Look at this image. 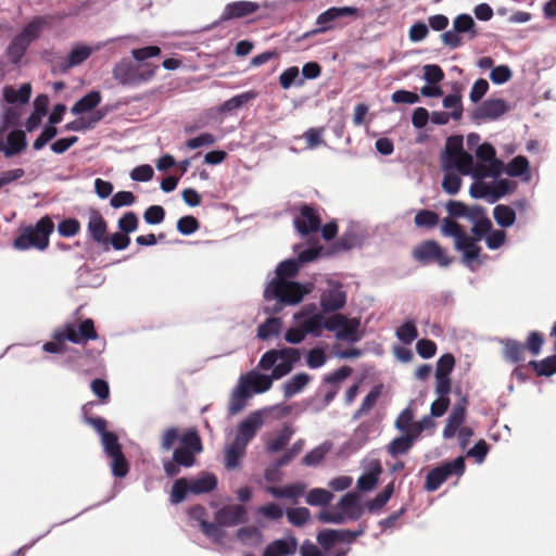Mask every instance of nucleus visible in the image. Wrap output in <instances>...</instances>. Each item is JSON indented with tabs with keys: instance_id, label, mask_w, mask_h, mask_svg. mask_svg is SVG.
<instances>
[{
	"instance_id": "34",
	"label": "nucleus",
	"mask_w": 556,
	"mask_h": 556,
	"mask_svg": "<svg viewBox=\"0 0 556 556\" xmlns=\"http://www.w3.org/2000/svg\"><path fill=\"white\" fill-rule=\"evenodd\" d=\"M235 523H198L200 531L216 543H224L226 538L225 526Z\"/></svg>"
},
{
	"instance_id": "63",
	"label": "nucleus",
	"mask_w": 556,
	"mask_h": 556,
	"mask_svg": "<svg viewBox=\"0 0 556 556\" xmlns=\"http://www.w3.org/2000/svg\"><path fill=\"white\" fill-rule=\"evenodd\" d=\"M422 70L424 79L430 85H435L444 78L442 68L437 64H427Z\"/></svg>"
},
{
	"instance_id": "39",
	"label": "nucleus",
	"mask_w": 556,
	"mask_h": 556,
	"mask_svg": "<svg viewBox=\"0 0 556 556\" xmlns=\"http://www.w3.org/2000/svg\"><path fill=\"white\" fill-rule=\"evenodd\" d=\"M279 84L282 89L287 90L293 85H304V78H301L300 71L296 66H290L280 74Z\"/></svg>"
},
{
	"instance_id": "60",
	"label": "nucleus",
	"mask_w": 556,
	"mask_h": 556,
	"mask_svg": "<svg viewBox=\"0 0 556 556\" xmlns=\"http://www.w3.org/2000/svg\"><path fill=\"white\" fill-rule=\"evenodd\" d=\"M513 72L507 65H498L492 68L490 79L495 85H503L510 80Z\"/></svg>"
},
{
	"instance_id": "16",
	"label": "nucleus",
	"mask_w": 556,
	"mask_h": 556,
	"mask_svg": "<svg viewBox=\"0 0 556 556\" xmlns=\"http://www.w3.org/2000/svg\"><path fill=\"white\" fill-rule=\"evenodd\" d=\"M346 299L348 292L344 286L337 280L329 279L320 293L319 304L324 313H332L343 308Z\"/></svg>"
},
{
	"instance_id": "46",
	"label": "nucleus",
	"mask_w": 556,
	"mask_h": 556,
	"mask_svg": "<svg viewBox=\"0 0 556 556\" xmlns=\"http://www.w3.org/2000/svg\"><path fill=\"white\" fill-rule=\"evenodd\" d=\"M331 443L324 442L317 447L313 448L308 452L302 459V463L306 466H316L318 465L324 457L330 452Z\"/></svg>"
},
{
	"instance_id": "37",
	"label": "nucleus",
	"mask_w": 556,
	"mask_h": 556,
	"mask_svg": "<svg viewBox=\"0 0 556 556\" xmlns=\"http://www.w3.org/2000/svg\"><path fill=\"white\" fill-rule=\"evenodd\" d=\"M244 446L238 444L237 442H232L226 446L225 450V466L228 469H235L239 466L241 457L245 453Z\"/></svg>"
},
{
	"instance_id": "10",
	"label": "nucleus",
	"mask_w": 556,
	"mask_h": 556,
	"mask_svg": "<svg viewBox=\"0 0 556 556\" xmlns=\"http://www.w3.org/2000/svg\"><path fill=\"white\" fill-rule=\"evenodd\" d=\"M53 229L52 219L49 216H45L35 226L23 228L21 233L14 239L13 247L21 251L29 249L43 251L49 245V238Z\"/></svg>"
},
{
	"instance_id": "52",
	"label": "nucleus",
	"mask_w": 556,
	"mask_h": 556,
	"mask_svg": "<svg viewBox=\"0 0 556 556\" xmlns=\"http://www.w3.org/2000/svg\"><path fill=\"white\" fill-rule=\"evenodd\" d=\"M530 364L534 367L539 376H552L556 372V355H551L541 362L532 361Z\"/></svg>"
},
{
	"instance_id": "28",
	"label": "nucleus",
	"mask_w": 556,
	"mask_h": 556,
	"mask_svg": "<svg viewBox=\"0 0 556 556\" xmlns=\"http://www.w3.org/2000/svg\"><path fill=\"white\" fill-rule=\"evenodd\" d=\"M469 219L473 222L472 233L475 238L481 239L486 237L492 230L491 220L484 215V211L481 207L475 206L470 208Z\"/></svg>"
},
{
	"instance_id": "61",
	"label": "nucleus",
	"mask_w": 556,
	"mask_h": 556,
	"mask_svg": "<svg viewBox=\"0 0 556 556\" xmlns=\"http://www.w3.org/2000/svg\"><path fill=\"white\" fill-rule=\"evenodd\" d=\"M216 142V137L210 132H202L197 137L189 139L186 147L190 150H195L202 147H208Z\"/></svg>"
},
{
	"instance_id": "24",
	"label": "nucleus",
	"mask_w": 556,
	"mask_h": 556,
	"mask_svg": "<svg viewBox=\"0 0 556 556\" xmlns=\"http://www.w3.org/2000/svg\"><path fill=\"white\" fill-rule=\"evenodd\" d=\"M87 230L94 242L103 245L109 243L106 223L97 210L89 211Z\"/></svg>"
},
{
	"instance_id": "38",
	"label": "nucleus",
	"mask_w": 556,
	"mask_h": 556,
	"mask_svg": "<svg viewBox=\"0 0 556 556\" xmlns=\"http://www.w3.org/2000/svg\"><path fill=\"white\" fill-rule=\"evenodd\" d=\"M415 440L408 433H403L389 443L388 452L391 456L405 454L410 450Z\"/></svg>"
},
{
	"instance_id": "1",
	"label": "nucleus",
	"mask_w": 556,
	"mask_h": 556,
	"mask_svg": "<svg viewBox=\"0 0 556 556\" xmlns=\"http://www.w3.org/2000/svg\"><path fill=\"white\" fill-rule=\"evenodd\" d=\"M495 149L490 143H482L476 150L480 162L463 148L462 137H450L443 153L444 168L457 167L463 175L471 176L469 193L475 199H484L494 203L501 198L513 193L517 182L508 178H501L503 162L495 156Z\"/></svg>"
},
{
	"instance_id": "32",
	"label": "nucleus",
	"mask_w": 556,
	"mask_h": 556,
	"mask_svg": "<svg viewBox=\"0 0 556 556\" xmlns=\"http://www.w3.org/2000/svg\"><path fill=\"white\" fill-rule=\"evenodd\" d=\"M26 147V136L22 130H13L9 134L7 143L3 144L5 156H12L22 152Z\"/></svg>"
},
{
	"instance_id": "57",
	"label": "nucleus",
	"mask_w": 556,
	"mask_h": 556,
	"mask_svg": "<svg viewBox=\"0 0 556 556\" xmlns=\"http://www.w3.org/2000/svg\"><path fill=\"white\" fill-rule=\"evenodd\" d=\"M80 230V224L75 218H65L58 225V232L61 237L71 238L76 236Z\"/></svg>"
},
{
	"instance_id": "27",
	"label": "nucleus",
	"mask_w": 556,
	"mask_h": 556,
	"mask_svg": "<svg viewBox=\"0 0 556 556\" xmlns=\"http://www.w3.org/2000/svg\"><path fill=\"white\" fill-rule=\"evenodd\" d=\"M188 480L190 482V493L194 495L208 493L217 486V477L212 472H201Z\"/></svg>"
},
{
	"instance_id": "13",
	"label": "nucleus",
	"mask_w": 556,
	"mask_h": 556,
	"mask_svg": "<svg viewBox=\"0 0 556 556\" xmlns=\"http://www.w3.org/2000/svg\"><path fill=\"white\" fill-rule=\"evenodd\" d=\"M478 35L476 23L469 14H459L453 21V27L441 35L443 43L451 49H456L463 45L466 37L471 40Z\"/></svg>"
},
{
	"instance_id": "42",
	"label": "nucleus",
	"mask_w": 556,
	"mask_h": 556,
	"mask_svg": "<svg viewBox=\"0 0 556 556\" xmlns=\"http://www.w3.org/2000/svg\"><path fill=\"white\" fill-rule=\"evenodd\" d=\"M394 491V483H389L380 493H378L372 500L366 503V507L369 511L380 510L391 498Z\"/></svg>"
},
{
	"instance_id": "2",
	"label": "nucleus",
	"mask_w": 556,
	"mask_h": 556,
	"mask_svg": "<svg viewBox=\"0 0 556 556\" xmlns=\"http://www.w3.org/2000/svg\"><path fill=\"white\" fill-rule=\"evenodd\" d=\"M301 264L296 258L280 262L275 270V276L268 281L264 298L266 301H275L271 308L274 313L280 312L285 306L299 304L305 295L313 290V283H300L292 279L300 271Z\"/></svg>"
},
{
	"instance_id": "15",
	"label": "nucleus",
	"mask_w": 556,
	"mask_h": 556,
	"mask_svg": "<svg viewBox=\"0 0 556 556\" xmlns=\"http://www.w3.org/2000/svg\"><path fill=\"white\" fill-rule=\"evenodd\" d=\"M294 323L300 324L307 334L320 337L327 330L328 317L318 311L315 304L304 305L293 316Z\"/></svg>"
},
{
	"instance_id": "30",
	"label": "nucleus",
	"mask_w": 556,
	"mask_h": 556,
	"mask_svg": "<svg viewBox=\"0 0 556 556\" xmlns=\"http://www.w3.org/2000/svg\"><path fill=\"white\" fill-rule=\"evenodd\" d=\"M441 167L444 172V177L442 180L443 190L451 195L456 194L462 186V174L457 170V167L444 168L443 155L441 156Z\"/></svg>"
},
{
	"instance_id": "54",
	"label": "nucleus",
	"mask_w": 556,
	"mask_h": 556,
	"mask_svg": "<svg viewBox=\"0 0 556 556\" xmlns=\"http://www.w3.org/2000/svg\"><path fill=\"white\" fill-rule=\"evenodd\" d=\"M180 444L182 448L192 451L194 453H200L202 451V443L200 437L194 430H188L180 439Z\"/></svg>"
},
{
	"instance_id": "64",
	"label": "nucleus",
	"mask_w": 556,
	"mask_h": 556,
	"mask_svg": "<svg viewBox=\"0 0 556 556\" xmlns=\"http://www.w3.org/2000/svg\"><path fill=\"white\" fill-rule=\"evenodd\" d=\"M523 350V345L516 341L507 340L505 342V357L511 362H519L522 358Z\"/></svg>"
},
{
	"instance_id": "26",
	"label": "nucleus",
	"mask_w": 556,
	"mask_h": 556,
	"mask_svg": "<svg viewBox=\"0 0 556 556\" xmlns=\"http://www.w3.org/2000/svg\"><path fill=\"white\" fill-rule=\"evenodd\" d=\"M509 105L503 99H489L477 110L476 117L483 119H496L508 112Z\"/></svg>"
},
{
	"instance_id": "40",
	"label": "nucleus",
	"mask_w": 556,
	"mask_h": 556,
	"mask_svg": "<svg viewBox=\"0 0 556 556\" xmlns=\"http://www.w3.org/2000/svg\"><path fill=\"white\" fill-rule=\"evenodd\" d=\"M244 516V508L240 504H228L217 513L216 521H240Z\"/></svg>"
},
{
	"instance_id": "55",
	"label": "nucleus",
	"mask_w": 556,
	"mask_h": 556,
	"mask_svg": "<svg viewBox=\"0 0 556 556\" xmlns=\"http://www.w3.org/2000/svg\"><path fill=\"white\" fill-rule=\"evenodd\" d=\"M396 337L403 343L410 344L418 337L415 324L413 321H406L405 324H403L401 327L397 328Z\"/></svg>"
},
{
	"instance_id": "33",
	"label": "nucleus",
	"mask_w": 556,
	"mask_h": 556,
	"mask_svg": "<svg viewBox=\"0 0 556 556\" xmlns=\"http://www.w3.org/2000/svg\"><path fill=\"white\" fill-rule=\"evenodd\" d=\"M101 102V94L99 91H90L81 99H79L72 108L74 115L83 114L91 111Z\"/></svg>"
},
{
	"instance_id": "22",
	"label": "nucleus",
	"mask_w": 556,
	"mask_h": 556,
	"mask_svg": "<svg viewBox=\"0 0 556 556\" xmlns=\"http://www.w3.org/2000/svg\"><path fill=\"white\" fill-rule=\"evenodd\" d=\"M125 39L126 38H123V40H125ZM115 41H119V39H111L109 41H100L92 46L83 45V43L75 45L72 48V50L70 51L64 64H62V68L68 70L71 67L81 64L91 55V53L99 51L102 48H104L106 45L115 42ZM121 41H122V39H121Z\"/></svg>"
},
{
	"instance_id": "44",
	"label": "nucleus",
	"mask_w": 556,
	"mask_h": 556,
	"mask_svg": "<svg viewBox=\"0 0 556 556\" xmlns=\"http://www.w3.org/2000/svg\"><path fill=\"white\" fill-rule=\"evenodd\" d=\"M293 435V430L289 426H285L277 435L267 443V451L271 453L279 452L285 447Z\"/></svg>"
},
{
	"instance_id": "50",
	"label": "nucleus",
	"mask_w": 556,
	"mask_h": 556,
	"mask_svg": "<svg viewBox=\"0 0 556 556\" xmlns=\"http://www.w3.org/2000/svg\"><path fill=\"white\" fill-rule=\"evenodd\" d=\"M332 498V493L321 488L312 489L306 495V502L313 506L328 505Z\"/></svg>"
},
{
	"instance_id": "7",
	"label": "nucleus",
	"mask_w": 556,
	"mask_h": 556,
	"mask_svg": "<svg viewBox=\"0 0 556 556\" xmlns=\"http://www.w3.org/2000/svg\"><path fill=\"white\" fill-rule=\"evenodd\" d=\"M97 338L93 321L91 319L84 320L79 327L67 324L58 328L53 332L54 341L46 342L42 350L48 353L62 354L65 352L64 341H71L76 344L84 343L88 340Z\"/></svg>"
},
{
	"instance_id": "21",
	"label": "nucleus",
	"mask_w": 556,
	"mask_h": 556,
	"mask_svg": "<svg viewBox=\"0 0 556 556\" xmlns=\"http://www.w3.org/2000/svg\"><path fill=\"white\" fill-rule=\"evenodd\" d=\"M261 7L269 9L270 4L267 1H265L263 3V5H261L257 2L247 1V0L229 2L225 5V8L219 16V20L216 22V24L225 23L230 20L242 18L245 16L252 15Z\"/></svg>"
},
{
	"instance_id": "20",
	"label": "nucleus",
	"mask_w": 556,
	"mask_h": 556,
	"mask_svg": "<svg viewBox=\"0 0 556 556\" xmlns=\"http://www.w3.org/2000/svg\"><path fill=\"white\" fill-rule=\"evenodd\" d=\"M357 9L354 7H332L325 12L320 13L317 16L316 25L317 28L307 31L303 35L304 38H308L311 36H314L316 34H323L328 31L333 27L334 21L344 17V16H353L357 14Z\"/></svg>"
},
{
	"instance_id": "35",
	"label": "nucleus",
	"mask_w": 556,
	"mask_h": 556,
	"mask_svg": "<svg viewBox=\"0 0 556 556\" xmlns=\"http://www.w3.org/2000/svg\"><path fill=\"white\" fill-rule=\"evenodd\" d=\"M493 217L498 226L508 228L516 222V212L508 205L498 204L493 208Z\"/></svg>"
},
{
	"instance_id": "9",
	"label": "nucleus",
	"mask_w": 556,
	"mask_h": 556,
	"mask_svg": "<svg viewBox=\"0 0 556 556\" xmlns=\"http://www.w3.org/2000/svg\"><path fill=\"white\" fill-rule=\"evenodd\" d=\"M300 361V351L294 348L270 350L262 355L257 367L262 370H271L270 377L279 380L292 371Z\"/></svg>"
},
{
	"instance_id": "29",
	"label": "nucleus",
	"mask_w": 556,
	"mask_h": 556,
	"mask_svg": "<svg viewBox=\"0 0 556 556\" xmlns=\"http://www.w3.org/2000/svg\"><path fill=\"white\" fill-rule=\"evenodd\" d=\"M312 377L306 372H299L281 384L285 399H291L300 394L311 382Z\"/></svg>"
},
{
	"instance_id": "3",
	"label": "nucleus",
	"mask_w": 556,
	"mask_h": 556,
	"mask_svg": "<svg viewBox=\"0 0 556 556\" xmlns=\"http://www.w3.org/2000/svg\"><path fill=\"white\" fill-rule=\"evenodd\" d=\"M365 532V528L357 530H323L317 534V542L320 548L309 540H305L301 547V556H346L350 547H341L340 544H352Z\"/></svg>"
},
{
	"instance_id": "5",
	"label": "nucleus",
	"mask_w": 556,
	"mask_h": 556,
	"mask_svg": "<svg viewBox=\"0 0 556 556\" xmlns=\"http://www.w3.org/2000/svg\"><path fill=\"white\" fill-rule=\"evenodd\" d=\"M31 93L29 84H23L18 89L5 86L2 89V116L0 122V151H3L2 134L15 125L22 114L24 106L28 103Z\"/></svg>"
},
{
	"instance_id": "25",
	"label": "nucleus",
	"mask_w": 556,
	"mask_h": 556,
	"mask_svg": "<svg viewBox=\"0 0 556 556\" xmlns=\"http://www.w3.org/2000/svg\"><path fill=\"white\" fill-rule=\"evenodd\" d=\"M503 172L509 177L520 178L522 182H530L532 179L530 163L522 155L515 156L506 165L503 164Z\"/></svg>"
},
{
	"instance_id": "36",
	"label": "nucleus",
	"mask_w": 556,
	"mask_h": 556,
	"mask_svg": "<svg viewBox=\"0 0 556 556\" xmlns=\"http://www.w3.org/2000/svg\"><path fill=\"white\" fill-rule=\"evenodd\" d=\"M267 492L278 498H295L304 493V486L300 483L285 486H268Z\"/></svg>"
},
{
	"instance_id": "31",
	"label": "nucleus",
	"mask_w": 556,
	"mask_h": 556,
	"mask_svg": "<svg viewBox=\"0 0 556 556\" xmlns=\"http://www.w3.org/2000/svg\"><path fill=\"white\" fill-rule=\"evenodd\" d=\"M296 551V542L294 539L276 540L270 543L264 551L263 556H289Z\"/></svg>"
},
{
	"instance_id": "17",
	"label": "nucleus",
	"mask_w": 556,
	"mask_h": 556,
	"mask_svg": "<svg viewBox=\"0 0 556 556\" xmlns=\"http://www.w3.org/2000/svg\"><path fill=\"white\" fill-rule=\"evenodd\" d=\"M101 442L106 455L112 459L111 469L115 477L123 478L128 473V463L123 455L117 437L113 432L103 433Z\"/></svg>"
},
{
	"instance_id": "8",
	"label": "nucleus",
	"mask_w": 556,
	"mask_h": 556,
	"mask_svg": "<svg viewBox=\"0 0 556 556\" xmlns=\"http://www.w3.org/2000/svg\"><path fill=\"white\" fill-rule=\"evenodd\" d=\"M156 70V65L137 63L134 59L123 58L113 66L112 76L123 86L138 87L150 81Z\"/></svg>"
},
{
	"instance_id": "23",
	"label": "nucleus",
	"mask_w": 556,
	"mask_h": 556,
	"mask_svg": "<svg viewBox=\"0 0 556 556\" xmlns=\"http://www.w3.org/2000/svg\"><path fill=\"white\" fill-rule=\"evenodd\" d=\"M294 226L301 236L316 232L320 228V218L315 210L303 206L294 217Z\"/></svg>"
},
{
	"instance_id": "49",
	"label": "nucleus",
	"mask_w": 556,
	"mask_h": 556,
	"mask_svg": "<svg viewBox=\"0 0 556 556\" xmlns=\"http://www.w3.org/2000/svg\"><path fill=\"white\" fill-rule=\"evenodd\" d=\"M237 538L245 545H257L262 540V534L255 526L242 527L237 531Z\"/></svg>"
},
{
	"instance_id": "12",
	"label": "nucleus",
	"mask_w": 556,
	"mask_h": 556,
	"mask_svg": "<svg viewBox=\"0 0 556 556\" xmlns=\"http://www.w3.org/2000/svg\"><path fill=\"white\" fill-rule=\"evenodd\" d=\"M466 399L455 404L443 429V437L445 439H451L457 434L462 448L467 446L473 435V431L470 427H460L466 417Z\"/></svg>"
},
{
	"instance_id": "41",
	"label": "nucleus",
	"mask_w": 556,
	"mask_h": 556,
	"mask_svg": "<svg viewBox=\"0 0 556 556\" xmlns=\"http://www.w3.org/2000/svg\"><path fill=\"white\" fill-rule=\"evenodd\" d=\"M446 110H451L450 114L452 119L458 121L463 115L462 96L459 92H454L444 97L442 101Z\"/></svg>"
},
{
	"instance_id": "56",
	"label": "nucleus",
	"mask_w": 556,
	"mask_h": 556,
	"mask_svg": "<svg viewBox=\"0 0 556 556\" xmlns=\"http://www.w3.org/2000/svg\"><path fill=\"white\" fill-rule=\"evenodd\" d=\"M417 227L432 228L439 222V215L432 211L422 210L419 211L414 218Z\"/></svg>"
},
{
	"instance_id": "18",
	"label": "nucleus",
	"mask_w": 556,
	"mask_h": 556,
	"mask_svg": "<svg viewBox=\"0 0 556 556\" xmlns=\"http://www.w3.org/2000/svg\"><path fill=\"white\" fill-rule=\"evenodd\" d=\"M264 413L265 409L254 410L240 421L237 426L233 441L247 447L262 428L264 424Z\"/></svg>"
},
{
	"instance_id": "19",
	"label": "nucleus",
	"mask_w": 556,
	"mask_h": 556,
	"mask_svg": "<svg viewBox=\"0 0 556 556\" xmlns=\"http://www.w3.org/2000/svg\"><path fill=\"white\" fill-rule=\"evenodd\" d=\"M413 256L422 264L437 263L439 266L446 267L451 264V258L445 251L432 240L425 241L413 250Z\"/></svg>"
},
{
	"instance_id": "4",
	"label": "nucleus",
	"mask_w": 556,
	"mask_h": 556,
	"mask_svg": "<svg viewBox=\"0 0 556 556\" xmlns=\"http://www.w3.org/2000/svg\"><path fill=\"white\" fill-rule=\"evenodd\" d=\"M273 382L270 375L262 374L257 369L241 375L229 395L228 414L235 416L242 412L253 395L267 392L271 389Z\"/></svg>"
},
{
	"instance_id": "59",
	"label": "nucleus",
	"mask_w": 556,
	"mask_h": 556,
	"mask_svg": "<svg viewBox=\"0 0 556 556\" xmlns=\"http://www.w3.org/2000/svg\"><path fill=\"white\" fill-rule=\"evenodd\" d=\"M434 428V421L430 416H425L420 420L413 422L408 429V434L416 441L424 431Z\"/></svg>"
},
{
	"instance_id": "51",
	"label": "nucleus",
	"mask_w": 556,
	"mask_h": 556,
	"mask_svg": "<svg viewBox=\"0 0 556 556\" xmlns=\"http://www.w3.org/2000/svg\"><path fill=\"white\" fill-rule=\"evenodd\" d=\"M361 496L356 492L346 493L340 501V509L349 516H353L359 509Z\"/></svg>"
},
{
	"instance_id": "6",
	"label": "nucleus",
	"mask_w": 556,
	"mask_h": 556,
	"mask_svg": "<svg viewBox=\"0 0 556 556\" xmlns=\"http://www.w3.org/2000/svg\"><path fill=\"white\" fill-rule=\"evenodd\" d=\"M441 232L445 237L454 239V245L462 253L464 264L471 270L481 265L479 258L480 247L479 239L469 236L456 222L451 218H444L441 223Z\"/></svg>"
},
{
	"instance_id": "47",
	"label": "nucleus",
	"mask_w": 556,
	"mask_h": 556,
	"mask_svg": "<svg viewBox=\"0 0 556 556\" xmlns=\"http://www.w3.org/2000/svg\"><path fill=\"white\" fill-rule=\"evenodd\" d=\"M438 467L442 470V472L446 476L447 479L453 476L460 478L466 469L465 457L458 456L455 459L443 463Z\"/></svg>"
},
{
	"instance_id": "14",
	"label": "nucleus",
	"mask_w": 556,
	"mask_h": 556,
	"mask_svg": "<svg viewBox=\"0 0 556 556\" xmlns=\"http://www.w3.org/2000/svg\"><path fill=\"white\" fill-rule=\"evenodd\" d=\"M361 320L356 317H348L336 314L328 317L327 330L336 334V338L350 343L358 342L362 339L359 330Z\"/></svg>"
},
{
	"instance_id": "43",
	"label": "nucleus",
	"mask_w": 556,
	"mask_h": 556,
	"mask_svg": "<svg viewBox=\"0 0 556 556\" xmlns=\"http://www.w3.org/2000/svg\"><path fill=\"white\" fill-rule=\"evenodd\" d=\"M257 97V92L250 90L240 94H237L222 104V111H233L242 105L249 103Z\"/></svg>"
},
{
	"instance_id": "62",
	"label": "nucleus",
	"mask_w": 556,
	"mask_h": 556,
	"mask_svg": "<svg viewBox=\"0 0 556 556\" xmlns=\"http://www.w3.org/2000/svg\"><path fill=\"white\" fill-rule=\"evenodd\" d=\"M161 54V49L156 46H149L144 48L134 49L131 51L132 59L137 63H146L144 61L150 58H155Z\"/></svg>"
},
{
	"instance_id": "58",
	"label": "nucleus",
	"mask_w": 556,
	"mask_h": 556,
	"mask_svg": "<svg viewBox=\"0 0 556 556\" xmlns=\"http://www.w3.org/2000/svg\"><path fill=\"white\" fill-rule=\"evenodd\" d=\"M327 356L326 352L321 348H314L306 354V365L311 369H317L326 364Z\"/></svg>"
},
{
	"instance_id": "53",
	"label": "nucleus",
	"mask_w": 556,
	"mask_h": 556,
	"mask_svg": "<svg viewBox=\"0 0 556 556\" xmlns=\"http://www.w3.org/2000/svg\"><path fill=\"white\" fill-rule=\"evenodd\" d=\"M446 476L442 472L439 467L431 469L426 477L425 488L429 492L438 490L445 481Z\"/></svg>"
},
{
	"instance_id": "48",
	"label": "nucleus",
	"mask_w": 556,
	"mask_h": 556,
	"mask_svg": "<svg viewBox=\"0 0 556 556\" xmlns=\"http://www.w3.org/2000/svg\"><path fill=\"white\" fill-rule=\"evenodd\" d=\"M190 493V482L187 478L177 479L172 488L170 502L173 504L181 503Z\"/></svg>"
},
{
	"instance_id": "11",
	"label": "nucleus",
	"mask_w": 556,
	"mask_h": 556,
	"mask_svg": "<svg viewBox=\"0 0 556 556\" xmlns=\"http://www.w3.org/2000/svg\"><path fill=\"white\" fill-rule=\"evenodd\" d=\"M46 21L41 17L31 20L9 43L5 54L12 64H17L29 45L36 40L45 25Z\"/></svg>"
},
{
	"instance_id": "45",
	"label": "nucleus",
	"mask_w": 556,
	"mask_h": 556,
	"mask_svg": "<svg viewBox=\"0 0 556 556\" xmlns=\"http://www.w3.org/2000/svg\"><path fill=\"white\" fill-rule=\"evenodd\" d=\"M282 326V321L280 318L271 317L268 318L265 323L258 326L257 336L263 340H267L271 337L278 336Z\"/></svg>"
}]
</instances>
